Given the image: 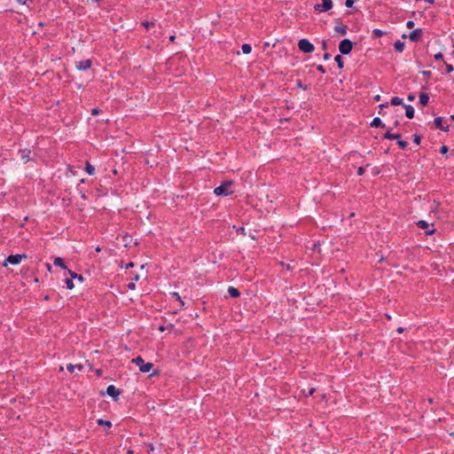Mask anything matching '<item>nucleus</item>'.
<instances>
[{
  "label": "nucleus",
  "mask_w": 454,
  "mask_h": 454,
  "mask_svg": "<svg viewBox=\"0 0 454 454\" xmlns=\"http://www.w3.org/2000/svg\"><path fill=\"white\" fill-rule=\"evenodd\" d=\"M403 104V99L399 97H394L392 99H391V105L392 106H399V105H402Z\"/></svg>",
  "instance_id": "393cba45"
},
{
  "label": "nucleus",
  "mask_w": 454,
  "mask_h": 454,
  "mask_svg": "<svg viewBox=\"0 0 454 454\" xmlns=\"http://www.w3.org/2000/svg\"><path fill=\"white\" fill-rule=\"evenodd\" d=\"M354 4V0H346L345 1V5L348 8H351Z\"/></svg>",
  "instance_id": "72a5a7b5"
},
{
  "label": "nucleus",
  "mask_w": 454,
  "mask_h": 454,
  "mask_svg": "<svg viewBox=\"0 0 454 454\" xmlns=\"http://www.w3.org/2000/svg\"><path fill=\"white\" fill-rule=\"evenodd\" d=\"M97 422H98V425L104 426L108 428H110L112 427V423L109 420H105L103 419H98Z\"/></svg>",
  "instance_id": "5701e85b"
},
{
  "label": "nucleus",
  "mask_w": 454,
  "mask_h": 454,
  "mask_svg": "<svg viewBox=\"0 0 454 454\" xmlns=\"http://www.w3.org/2000/svg\"><path fill=\"white\" fill-rule=\"evenodd\" d=\"M132 363L139 367L140 372H149L153 367V363H145L142 356H138L132 359Z\"/></svg>",
  "instance_id": "f03ea898"
},
{
  "label": "nucleus",
  "mask_w": 454,
  "mask_h": 454,
  "mask_svg": "<svg viewBox=\"0 0 454 454\" xmlns=\"http://www.w3.org/2000/svg\"><path fill=\"white\" fill-rule=\"evenodd\" d=\"M448 152V147L446 145H442L440 149L441 153H446Z\"/></svg>",
  "instance_id": "a19ab883"
},
{
  "label": "nucleus",
  "mask_w": 454,
  "mask_h": 454,
  "mask_svg": "<svg viewBox=\"0 0 454 454\" xmlns=\"http://www.w3.org/2000/svg\"><path fill=\"white\" fill-rule=\"evenodd\" d=\"M228 293L233 298H238L240 295L239 291L237 288L233 287V286H229Z\"/></svg>",
  "instance_id": "f3484780"
},
{
  "label": "nucleus",
  "mask_w": 454,
  "mask_h": 454,
  "mask_svg": "<svg viewBox=\"0 0 454 454\" xmlns=\"http://www.w3.org/2000/svg\"><path fill=\"white\" fill-rule=\"evenodd\" d=\"M450 119H451L452 121H454V114H452V115L450 116Z\"/></svg>",
  "instance_id": "e2e57ef3"
},
{
  "label": "nucleus",
  "mask_w": 454,
  "mask_h": 454,
  "mask_svg": "<svg viewBox=\"0 0 454 454\" xmlns=\"http://www.w3.org/2000/svg\"><path fill=\"white\" fill-rule=\"evenodd\" d=\"M397 332H398L399 333H402L403 332V327H398V328H397Z\"/></svg>",
  "instance_id": "de8ad7c7"
},
{
  "label": "nucleus",
  "mask_w": 454,
  "mask_h": 454,
  "mask_svg": "<svg viewBox=\"0 0 454 454\" xmlns=\"http://www.w3.org/2000/svg\"><path fill=\"white\" fill-rule=\"evenodd\" d=\"M333 8V1L332 0H322L321 4H317L314 5V9L317 12H324L331 10Z\"/></svg>",
  "instance_id": "39448f33"
},
{
  "label": "nucleus",
  "mask_w": 454,
  "mask_h": 454,
  "mask_svg": "<svg viewBox=\"0 0 454 454\" xmlns=\"http://www.w3.org/2000/svg\"><path fill=\"white\" fill-rule=\"evenodd\" d=\"M298 47L305 53H310L315 50L314 45L307 39H301L298 43Z\"/></svg>",
  "instance_id": "20e7f679"
},
{
  "label": "nucleus",
  "mask_w": 454,
  "mask_h": 454,
  "mask_svg": "<svg viewBox=\"0 0 454 454\" xmlns=\"http://www.w3.org/2000/svg\"><path fill=\"white\" fill-rule=\"evenodd\" d=\"M397 140V145L402 148V149H405L407 146H408V143L404 140H402L400 138L396 139Z\"/></svg>",
  "instance_id": "c85d7f7f"
},
{
  "label": "nucleus",
  "mask_w": 454,
  "mask_h": 454,
  "mask_svg": "<svg viewBox=\"0 0 454 454\" xmlns=\"http://www.w3.org/2000/svg\"><path fill=\"white\" fill-rule=\"evenodd\" d=\"M159 330L163 332L165 330V328H164V326H160Z\"/></svg>",
  "instance_id": "5fc2aeb1"
},
{
  "label": "nucleus",
  "mask_w": 454,
  "mask_h": 454,
  "mask_svg": "<svg viewBox=\"0 0 454 454\" xmlns=\"http://www.w3.org/2000/svg\"><path fill=\"white\" fill-rule=\"evenodd\" d=\"M241 50L243 51L244 54H249L252 51V47L250 44L248 43H244L242 46H241Z\"/></svg>",
  "instance_id": "b1692460"
},
{
  "label": "nucleus",
  "mask_w": 454,
  "mask_h": 454,
  "mask_svg": "<svg viewBox=\"0 0 454 454\" xmlns=\"http://www.w3.org/2000/svg\"><path fill=\"white\" fill-rule=\"evenodd\" d=\"M91 67V60L90 59H84V60H81L79 62L76 63V68L78 70H87L89 68H90Z\"/></svg>",
  "instance_id": "6e6552de"
},
{
  "label": "nucleus",
  "mask_w": 454,
  "mask_h": 454,
  "mask_svg": "<svg viewBox=\"0 0 454 454\" xmlns=\"http://www.w3.org/2000/svg\"><path fill=\"white\" fill-rule=\"evenodd\" d=\"M371 126L384 128L385 124L382 122V121L380 117H375V118H373L372 121L371 122Z\"/></svg>",
  "instance_id": "4468645a"
},
{
  "label": "nucleus",
  "mask_w": 454,
  "mask_h": 454,
  "mask_svg": "<svg viewBox=\"0 0 454 454\" xmlns=\"http://www.w3.org/2000/svg\"><path fill=\"white\" fill-rule=\"evenodd\" d=\"M22 258H27V255L26 254H11L6 258L4 265L6 266L7 263H10L12 265H17V264L20 263Z\"/></svg>",
  "instance_id": "423d86ee"
},
{
  "label": "nucleus",
  "mask_w": 454,
  "mask_h": 454,
  "mask_svg": "<svg viewBox=\"0 0 454 454\" xmlns=\"http://www.w3.org/2000/svg\"><path fill=\"white\" fill-rule=\"evenodd\" d=\"M427 402H428L429 403H433V399H432V398H428V399H427Z\"/></svg>",
  "instance_id": "6e6d98bb"
},
{
  "label": "nucleus",
  "mask_w": 454,
  "mask_h": 454,
  "mask_svg": "<svg viewBox=\"0 0 454 454\" xmlns=\"http://www.w3.org/2000/svg\"><path fill=\"white\" fill-rule=\"evenodd\" d=\"M85 171L90 175V176H92L95 174V168L89 162L87 161L86 162V166H85Z\"/></svg>",
  "instance_id": "412c9836"
},
{
  "label": "nucleus",
  "mask_w": 454,
  "mask_h": 454,
  "mask_svg": "<svg viewBox=\"0 0 454 454\" xmlns=\"http://www.w3.org/2000/svg\"><path fill=\"white\" fill-rule=\"evenodd\" d=\"M175 39H176V36H175V35H171V36L169 37V40H170L171 42H174V41H175Z\"/></svg>",
  "instance_id": "603ef678"
},
{
  "label": "nucleus",
  "mask_w": 454,
  "mask_h": 454,
  "mask_svg": "<svg viewBox=\"0 0 454 454\" xmlns=\"http://www.w3.org/2000/svg\"><path fill=\"white\" fill-rule=\"evenodd\" d=\"M314 391H315V388H310L309 391V395H313Z\"/></svg>",
  "instance_id": "09e8293b"
},
{
  "label": "nucleus",
  "mask_w": 454,
  "mask_h": 454,
  "mask_svg": "<svg viewBox=\"0 0 454 454\" xmlns=\"http://www.w3.org/2000/svg\"><path fill=\"white\" fill-rule=\"evenodd\" d=\"M21 160H22L24 162H27L30 159H29L28 154H25V153H23V154L21 155Z\"/></svg>",
  "instance_id": "c9c22d12"
},
{
  "label": "nucleus",
  "mask_w": 454,
  "mask_h": 454,
  "mask_svg": "<svg viewBox=\"0 0 454 454\" xmlns=\"http://www.w3.org/2000/svg\"><path fill=\"white\" fill-rule=\"evenodd\" d=\"M323 48H324V49H325V48H326V43H325V42H324V43H323Z\"/></svg>",
  "instance_id": "bf43d9fd"
},
{
  "label": "nucleus",
  "mask_w": 454,
  "mask_h": 454,
  "mask_svg": "<svg viewBox=\"0 0 454 454\" xmlns=\"http://www.w3.org/2000/svg\"><path fill=\"white\" fill-rule=\"evenodd\" d=\"M142 25H143L146 29H148V28H150V27H153V26H154V23H153V22H152V21H144V22H142Z\"/></svg>",
  "instance_id": "7c9ffc66"
},
{
  "label": "nucleus",
  "mask_w": 454,
  "mask_h": 454,
  "mask_svg": "<svg viewBox=\"0 0 454 454\" xmlns=\"http://www.w3.org/2000/svg\"><path fill=\"white\" fill-rule=\"evenodd\" d=\"M445 67H446V72L447 73H451L454 70L453 67L451 65H450V64H446L445 63Z\"/></svg>",
  "instance_id": "f704fd0d"
},
{
  "label": "nucleus",
  "mask_w": 454,
  "mask_h": 454,
  "mask_svg": "<svg viewBox=\"0 0 454 454\" xmlns=\"http://www.w3.org/2000/svg\"><path fill=\"white\" fill-rule=\"evenodd\" d=\"M414 26H415V23H414V21H413V20H408V21L406 22V27H407L408 28H410V29L413 28V27H414Z\"/></svg>",
  "instance_id": "473e14b6"
},
{
  "label": "nucleus",
  "mask_w": 454,
  "mask_h": 454,
  "mask_svg": "<svg viewBox=\"0 0 454 454\" xmlns=\"http://www.w3.org/2000/svg\"><path fill=\"white\" fill-rule=\"evenodd\" d=\"M99 112H100V110H99L98 108H97V107H96V108H93V109L91 110V114H92V115H97V114H99Z\"/></svg>",
  "instance_id": "79ce46f5"
},
{
  "label": "nucleus",
  "mask_w": 454,
  "mask_h": 454,
  "mask_svg": "<svg viewBox=\"0 0 454 454\" xmlns=\"http://www.w3.org/2000/svg\"><path fill=\"white\" fill-rule=\"evenodd\" d=\"M429 101V96L427 93L421 92L419 94V104L423 106H427Z\"/></svg>",
  "instance_id": "ddd939ff"
},
{
  "label": "nucleus",
  "mask_w": 454,
  "mask_h": 454,
  "mask_svg": "<svg viewBox=\"0 0 454 454\" xmlns=\"http://www.w3.org/2000/svg\"><path fill=\"white\" fill-rule=\"evenodd\" d=\"M442 58H443V55H442L441 52H438V53H436V54L434 55V59H435L436 60L442 59Z\"/></svg>",
  "instance_id": "ea45409f"
},
{
  "label": "nucleus",
  "mask_w": 454,
  "mask_h": 454,
  "mask_svg": "<svg viewBox=\"0 0 454 454\" xmlns=\"http://www.w3.org/2000/svg\"><path fill=\"white\" fill-rule=\"evenodd\" d=\"M317 69L320 73H322V74H325V69L324 68V67H323L322 65H318V66L317 67Z\"/></svg>",
  "instance_id": "58836bf2"
},
{
  "label": "nucleus",
  "mask_w": 454,
  "mask_h": 454,
  "mask_svg": "<svg viewBox=\"0 0 454 454\" xmlns=\"http://www.w3.org/2000/svg\"><path fill=\"white\" fill-rule=\"evenodd\" d=\"M427 3L429 4H433L434 3V0H426Z\"/></svg>",
  "instance_id": "13d9d810"
},
{
  "label": "nucleus",
  "mask_w": 454,
  "mask_h": 454,
  "mask_svg": "<svg viewBox=\"0 0 454 454\" xmlns=\"http://www.w3.org/2000/svg\"><path fill=\"white\" fill-rule=\"evenodd\" d=\"M77 368L78 370H82V365L81 364H67V371L70 372V373H73L74 372V369Z\"/></svg>",
  "instance_id": "aec40b11"
},
{
  "label": "nucleus",
  "mask_w": 454,
  "mask_h": 454,
  "mask_svg": "<svg viewBox=\"0 0 454 454\" xmlns=\"http://www.w3.org/2000/svg\"><path fill=\"white\" fill-rule=\"evenodd\" d=\"M233 184L234 183L231 180L224 181L221 185L214 189V193L216 196L231 195L234 192Z\"/></svg>",
  "instance_id": "f257e3e1"
},
{
  "label": "nucleus",
  "mask_w": 454,
  "mask_h": 454,
  "mask_svg": "<svg viewBox=\"0 0 454 454\" xmlns=\"http://www.w3.org/2000/svg\"><path fill=\"white\" fill-rule=\"evenodd\" d=\"M372 34H373V36L378 38V37H381L385 33L380 29L375 28V29H373Z\"/></svg>",
  "instance_id": "cd10ccee"
},
{
  "label": "nucleus",
  "mask_w": 454,
  "mask_h": 454,
  "mask_svg": "<svg viewBox=\"0 0 454 454\" xmlns=\"http://www.w3.org/2000/svg\"><path fill=\"white\" fill-rule=\"evenodd\" d=\"M353 43L349 39H343L339 44V51L341 54H349L352 51Z\"/></svg>",
  "instance_id": "7ed1b4c3"
},
{
  "label": "nucleus",
  "mask_w": 454,
  "mask_h": 454,
  "mask_svg": "<svg viewBox=\"0 0 454 454\" xmlns=\"http://www.w3.org/2000/svg\"><path fill=\"white\" fill-rule=\"evenodd\" d=\"M409 101H413L415 99V96L413 94H410L407 98Z\"/></svg>",
  "instance_id": "37998d69"
},
{
  "label": "nucleus",
  "mask_w": 454,
  "mask_h": 454,
  "mask_svg": "<svg viewBox=\"0 0 454 454\" xmlns=\"http://www.w3.org/2000/svg\"><path fill=\"white\" fill-rule=\"evenodd\" d=\"M417 225L420 228V229H423L425 230V233L427 235H431L434 232V228H430L429 226V223L426 221H423V220H420L417 223Z\"/></svg>",
  "instance_id": "0eeeda50"
},
{
  "label": "nucleus",
  "mask_w": 454,
  "mask_h": 454,
  "mask_svg": "<svg viewBox=\"0 0 454 454\" xmlns=\"http://www.w3.org/2000/svg\"><path fill=\"white\" fill-rule=\"evenodd\" d=\"M330 57H331V55H330L329 53H325V54H324V59H325V60L329 59H330Z\"/></svg>",
  "instance_id": "a18cd8bd"
},
{
  "label": "nucleus",
  "mask_w": 454,
  "mask_h": 454,
  "mask_svg": "<svg viewBox=\"0 0 454 454\" xmlns=\"http://www.w3.org/2000/svg\"><path fill=\"white\" fill-rule=\"evenodd\" d=\"M106 394L112 396L113 398L116 399L120 395L121 392L114 385H110L106 388Z\"/></svg>",
  "instance_id": "9d476101"
},
{
  "label": "nucleus",
  "mask_w": 454,
  "mask_h": 454,
  "mask_svg": "<svg viewBox=\"0 0 454 454\" xmlns=\"http://www.w3.org/2000/svg\"><path fill=\"white\" fill-rule=\"evenodd\" d=\"M334 60L338 64V67L340 68L343 67V60H342L341 56H340V55L335 56Z\"/></svg>",
  "instance_id": "bb28decb"
},
{
  "label": "nucleus",
  "mask_w": 454,
  "mask_h": 454,
  "mask_svg": "<svg viewBox=\"0 0 454 454\" xmlns=\"http://www.w3.org/2000/svg\"><path fill=\"white\" fill-rule=\"evenodd\" d=\"M138 279H139V276H138V275H136V276L132 278V280H133V281H137Z\"/></svg>",
  "instance_id": "49530a36"
},
{
  "label": "nucleus",
  "mask_w": 454,
  "mask_h": 454,
  "mask_svg": "<svg viewBox=\"0 0 454 454\" xmlns=\"http://www.w3.org/2000/svg\"><path fill=\"white\" fill-rule=\"evenodd\" d=\"M286 270H291L290 264H286Z\"/></svg>",
  "instance_id": "4d7b16f0"
},
{
  "label": "nucleus",
  "mask_w": 454,
  "mask_h": 454,
  "mask_svg": "<svg viewBox=\"0 0 454 454\" xmlns=\"http://www.w3.org/2000/svg\"><path fill=\"white\" fill-rule=\"evenodd\" d=\"M100 250H101V249H100V247H98L96 248V251H97V252H100Z\"/></svg>",
  "instance_id": "680f3d73"
},
{
  "label": "nucleus",
  "mask_w": 454,
  "mask_h": 454,
  "mask_svg": "<svg viewBox=\"0 0 454 454\" xmlns=\"http://www.w3.org/2000/svg\"><path fill=\"white\" fill-rule=\"evenodd\" d=\"M127 286H128V288H129V290H134V289L136 288L135 282H134V281H132V282L129 283V284L127 285Z\"/></svg>",
  "instance_id": "e433bc0d"
},
{
  "label": "nucleus",
  "mask_w": 454,
  "mask_h": 454,
  "mask_svg": "<svg viewBox=\"0 0 454 454\" xmlns=\"http://www.w3.org/2000/svg\"><path fill=\"white\" fill-rule=\"evenodd\" d=\"M66 285H67V288L69 290H72L74 286V283H73V279L71 278L66 279Z\"/></svg>",
  "instance_id": "c756f323"
},
{
  "label": "nucleus",
  "mask_w": 454,
  "mask_h": 454,
  "mask_svg": "<svg viewBox=\"0 0 454 454\" xmlns=\"http://www.w3.org/2000/svg\"><path fill=\"white\" fill-rule=\"evenodd\" d=\"M133 453H134V451H133L132 450H129L127 451V454H133Z\"/></svg>",
  "instance_id": "864d4df0"
},
{
  "label": "nucleus",
  "mask_w": 454,
  "mask_h": 454,
  "mask_svg": "<svg viewBox=\"0 0 454 454\" xmlns=\"http://www.w3.org/2000/svg\"><path fill=\"white\" fill-rule=\"evenodd\" d=\"M403 106L405 108V115H406V117L409 118V119L413 118L414 117V113H415L413 106H411L410 105H404Z\"/></svg>",
  "instance_id": "f8f14e48"
},
{
  "label": "nucleus",
  "mask_w": 454,
  "mask_h": 454,
  "mask_svg": "<svg viewBox=\"0 0 454 454\" xmlns=\"http://www.w3.org/2000/svg\"><path fill=\"white\" fill-rule=\"evenodd\" d=\"M384 138L386 139H388V140H394V139H398L401 137V136L399 134H396V133H391L390 131H387L384 134L383 136Z\"/></svg>",
  "instance_id": "2eb2a0df"
},
{
  "label": "nucleus",
  "mask_w": 454,
  "mask_h": 454,
  "mask_svg": "<svg viewBox=\"0 0 454 454\" xmlns=\"http://www.w3.org/2000/svg\"><path fill=\"white\" fill-rule=\"evenodd\" d=\"M94 3L98 4L101 0H92Z\"/></svg>",
  "instance_id": "052dcab7"
},
{
  "label": "nucleus",
  "mask_w": 454,
  "mask_h": 454,
  "mask_svg": "<svg viewBox=\"0 0 454 454\" xmlns=\"http://www.w3.org/2000/svg\"><path fill=\"white\" fill-rule=\"evenodd\" d=\"M404 43L401 42V41H396L394 44V47H395V50L397 51V52H403V50H404Z\"/></svg>",
  "instance_id": "a211bd4d"
},
{
  "label": "nucleus",
  "mask_w": 454,
  "mask_h": 454,
  "mask_svg": "<svg viewBox=\"0 0 454 454\" xmlns=\"http://www.w3.org/2000/svg\"><path fill=\"white\" fill-rule=\"evenodd\" d=\"M374 99H375L376 101H380V95L375 96V97H374Z\"/></svg>",
  "instance_id": "8fccbe9b"
},
{
  "label": "nucleus",
  "mask_w": 454,
  "mask_h": 454,
  "mask_svg": "<svg viewBox=\"0 0 454 454\" xmlns=\"http://www.w3.org/2000/svg\"><path fill=\"white\" fill-rule=\"evenodd\" d=\"M54 262V265H55V266H59V267H60V268H62V269H67V266H66V264H65V262H64L63 259H62V258H60V257H56V258L54 259V262Z\"/></svg>",
  "instance_id": "6ab92c4d"
},
{
  "label": "nucleus",
  "mask_w": 454,
  "mask_h": 454,
  "mask_svg": "<svg viewBox=\"0 0 454 454\" xmlns=\"http://www.w3.org/2000/svg\"><path fill=\"white\" fill-rule=\"evenodd\" d=\"M364 167H359L357 168V175L358 176H362V175H364Z\"/></svg>",
  "instance_id": "4c0bfd02"
},
{
  "label": "nucleus",
  "mask_w": 454,
  "mask_h": 454,
  "mask_svg": "<svg viewBox=\"0 0 454 454\" xmlns=\"http://www.w3.org/2000/svg\"><path fill=\"white\" fill-rule=\"evenodd\" d=\"M434 125L437 129H441V130H443V131H448L449 129V127L448 126H443L442 124V117H436L434 121Z\"/></svg>",
  "instance_id": "9b49d317"
},
{
  "label": "nucleus",
  "mask_w": 454,
  "mask_h": 454,
  "mask_svg": "<svg viewBox=\"0 0 454 454\" xmlns=\"http://www.w3.org/2000/svg\"><path fill=\"white\" fill-rule=\"evenodd\" d=\"M69 272V275L71 277L72 279H74V278H77L79 279L80 281H82L83 280V278L82 275H78L76 274L75 272L72 271V270H68Z\"/></svg>",
  "instance_id": "a878e982"
},
{
  "label": "nucleus",
  "mask_w": 454,
  "mask_h": 454,
  "mask_svg": "<svg viewBox=\"0 0 454 454\" xmlns=\"http://www.w3.org/2000/svg\"><path fill=\"white\" fill-rule=\"evenodd\" d=\"M170 295L175 298L176 301H179L181 307H184V301L182 300L181 296L179 295L178 293L176 292H173L170 294Z\"/></svg>",
  "instance_id": "4be33fe9"
},
{
  "label": "nucleus",
  "mask_w": 454,
  "mask_h": 454,
  "mask_svg": "<svg viewBox=\"0 0 454 454\" xmlns=\"http://www.w3.org/2000/svg\"><path fill=\"white\" fill-rule=\"evenodd\" d=\"M413 142H414L415 144H417V145H419V144H420V142H421V137H420V136H419V135H418V134H414V135H413Z\"/></svg>",
  "instance_id": "2f4dec72"
},
{
  "label": "nucleus",
  "mask_w": 454,
  "mask_h": 454,
  "mask_svg": "<svg viewBox=\"0 0 454 454\" xmlns=\"http://www.w3.org/2000/svg\"><path fill=\"white\" fill-rule=\"evenodd\" d=\"M422 36V29L417 28L410 33L409 39L411 42H418Z\"/></svg>",
  "instance_id": "1a4fd4ad"
},
{
  "label": "nucleus",
  "mask_w": 454,
  "mask_h": 454,
  "mask_svg": "<svg viewBox=\"0 0 454 454\" xmlns=\"http://www.w3.org/2000/svg\"><path fill=\"white\" fill-rule=\"evenodd\" d=\"M297 87H299V88H301V89H302V90H307V87H306V86H303V85L301 84V82H299L297 83Z\"/></svg>",
  "instance_id": "c03bdc74"
},
{
  "label": "nucleus",
  "mask_w": 454,
  "mask_h": 454,
  "mask_svg": "<svg viewBox=\"0 0 454 454\" xmlns=\"http://www.w3.org/2000/svg\"><path fill=\"white\" fill-rule=\"evenodd\" d=\"M334 31L341 35H345L347 34V31H348V27L343 25V26H336L334 27Z\"/></svg>",
  "instance_id": "dca6fc26"
},
{
  "label": "nucleus",
  "mask_w": 454,
  "mask_h": 454,
  "mask_svg": "<svg viewBox=\"0 0 454 454\" xmlns=\"http://www.w3.org/2000/svg\"><path fill=\"white\" fill-rule=\"evenodd\" d=\"M134 266V263L133 262H129L127 264V268H131Z\"/></svg>",
  "instance_id": "3c124183"
}]
</instances>
